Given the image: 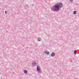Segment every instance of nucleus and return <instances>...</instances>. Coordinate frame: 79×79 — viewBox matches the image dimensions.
I'll list each match as a JSON object with an SVG mask.
<instances>
[{"mask_svg": "<svg viewBox=\"0 0 79 79\" xmlns=\"http://www.w3.org/2000/svg\"><path fill=\"white\" fill-rule=\"evenodd\" d=\"M62 6L63 4L61 2L59 3L58 2L51 8V10L53 11H59L60 10L61 8H62Z\"/></svg>", "mask_w": 79, "mask_h": 79, "instance_id": "f257e3e1", "label": "nucleus"}, {"mask_svg": "<svg viewBox=\"0 0 79 79\" xmlns=\"http://www.w3.org/2000/svg\"><path fill=\"white\" fill-rule=\"evenodd\" d=\"M37 71L38 72V73H41V72H40V68H39L38 65H37Z\"/></svg>", "mask_w": 79, "mask_h": 79, "instance_id": "f03ea898", "label": "nucleus"}, {"mask_svg": "<svg viewBox=\"0 0 79 79\" xmlns=\"http://www.w3.org/2000/svg\"><path fill=\"white\" fill-rule=\"evenodd\" d=\"M44 53H45V54H46V55H49V54H50V52L47 51H45Z\"/></svg>", "mask_w": 79, "mask_h": 79, "instance_id": "7ed1b4c3", "label": "nucleus"}, {"mask_svg": "<svg viewBox=\"0 0 79 79\" xmlns=\"http://www.w3.org/2000/svg\"><path fill=\"white\" fill-rule=\"evenodd\" d=\"M51 56H52V57H54L55 56V54L54 52H52L51 54Z\"/></svg>", "mask_w": 79, "mask_h": 79, "instance_id": "20e7f679", "label": "nucleus"}, {"mask_svg": "<svg viewBox=\"0 0 79 79\" xmlns=\"http://www.w3.org/2000/svg\"><path fill=\"white\" fill-rule=\"evenodd\" d=\"M33 66H36V63L35 62H34L32 63Z\"/></svg>", "mask_w": 79, "mask_h": 79, "instance_id": "39448f33", "label": "nucleus"}, {"mask_svg": "<svg viewBox=\"0 0 79 79\" xmlns=\"http://www.w3.org/2000/svg\"><path fill=\"white\" fill-rule=\"evenodd\" d=\"M24 73L26 74H27V70H25L24 71Z\"/></svg>", "mask_w": 79, "mask_h": 79, "instance_id": "423d86ee", "label": "nucleus"}, {"mask_svg": "<svg viewBox=\"0 0 79 79\" xmlns=\"http://www.w3.org/2000/svg\"><path fill=\"white\" fill-rule=\"evenodd\" d=\"M77 53V51L76 50H75L74 51V54H75V55H76Z\"/></svg>", "mask_w": 79, "mask_h": 79, "instance_id": "0eeeda50", "label": "nucleus"}, {"mask_svg": "<svg viewBox=\"0 0 79 79\" xmlns=\"http://www.w3.org/2000/svg\"><path fill=\"white\" fill-rule=\"evenodd\" d=\"M40 40H41V38H38V41H40Z\"/></svg>", "mask_w": 79, "mask_h": 79, "instance_id": "6e6552de", "label": "nucleus"}, {"mask_svg": "<svg viewBox=\"0 0 79 79\" xmlns=\"http://www.w3.org/2000/svg\"><path fill=\"white\" fill-rule=\"evenodd\" d=\"M73 14H74V15L76 14V11H75L73 12Z\"/></svg>", "mask_w": 79, "mask_h": 79, "instance_id": "1a4fd4ad", "label": "nucleus"}, {"mask_svg": "<svg viewBox=\"0 0 79 79\" xmlns=\"http://www.w3.org/2000/svg\"><path fill=\"white\" fill-rule=\"evenodd\" d=\"M69 60L70 61V62H72V60H71V58H70L69 59Z\"/></svg>", "mask_w": 79, "mask_h": 79, "instance_id": "9d476101", "label": "nucleus"}, {"mask_svg": "<svg viewBox=\"0 0 79 79\" xmlns=\"http://www.w3.org/2000/svg\"><path fill=\"white\" fill-rule=\"evenodd\" d=\"M70 1H71V2H73V0H69Z\"/></svg>", "mask_w": 79, "mask_h": 79, "instance_id": "9b49d317", "label": "nucleus"}, {"mask_svg": "<svg viewBox=\"0 0 79 79\" xmlns=\"http://www.w3.org/2000/svg\"><path fill=\"white\" fill-rule=\"evenodd\" d=\"M5 14H6V11H5Z\"/></svg>", "mask_w": 79, "mask_h": 79, "instance_id": "f8f14e48", "label": "nucleus"}]
</instances>
